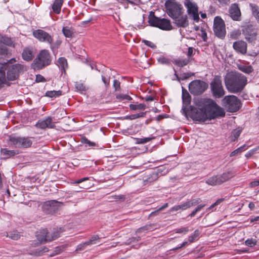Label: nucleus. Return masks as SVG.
<instances>
[{"label": "nucleus", "mask_w": 259, "mask_h": 259, "mask_svg": "<svg viewBox=\"0 0 259 259\" xmlns=\"http://www.w3.org/2000/svg\"><path fill=\"white\" fill-rule=\"evenodd\" d=\"M224 82L229 92L236 94L243 90L247 79L246 76L239 72L231 71L225 75Z\"/></svg>", "instance_id": "f257e3e1"}, {"label": "nucleus", "mask_w": 259, "mask_h": 259, "mask_svg": "<svg viewBox=\"0 0 259 259\" xmlns=\"http://www.w3.org/2000/svg\"><path fill=\"white\" fill-rule=\"evenodd\" d=\"M206 104V99H201L196 102L198 108L192 109L191 111V116L194 120L204 122L208 119Z\"/></svg>", "instance_id": "f03ea898"}, {"label": "nucleus", "mask_w": 259, "mask_h": 259, "mask_svg": "<svg viewBox=\"0 0 259 259\" xmlns=\"http://www.w3.org/2000/svg\"><path fill=\"white\" fill-rule=\"evenodd\" d=\"M52 61L51 56L47 50H41L33 60L31 66L34 70H40L49 65Z\"/></svg>", "instance_id": "7ed1b4c3"}, {"label": "nucleus", "mask_w": 259, "mask_h": 259, "mask_svg": "<svg viewBox=\"0 0 259 259\" xmlns=\"http://www.w3.org/2000/svg\"><path fill=\"white\" fill-rule=\"evenodd\" d=\"M241 31L248 44L254 46L257 41H259L258 30L254 25L249 24L242 26Z\"/></svg>", "instance_id": "20e7f679"}, {"label": "nucleus", "mask_w": 259, "mask_h": 259, "mask_svg": "<svg viewBox=\"0 0 259 259\" xmlns=\"http://www.w3.org/2000/svg\"><path fill=\"white\" fill-rule=\"evenodd\" d=\"M148 22L150 26L157 27L163 30L168 31L172 29L169 20L156 17L152 12L149 16Z\"/></svg>", "instance_id": "39448f33"}, {"label": "nucleus", "mask_w": 259, "mask_h": 259, "mask_svg": "<svg viewBox=\"0 0 259 259\" xmlns=\"http://www.w3.org/2000/svg\"><path fill=\"white\" fill-rule=\"evenodd\" d=\"M206 110L207 111L208 119H214L225 115L223 108L218 106L213 100L206 99Z\"/></svg>", "instance_id": "423d86ee"}, {"label": "nucleus", "mask_w": 259, "mask_h": 259, "mask_svg": "<svg viewBox=\"0 0 259 259\" xmlns=\"http://www.w3.org/2000/svg\"><path fill=\"white\" fill-rule=\"evenodd\" d=\"M164 5L166 12L171 18H176L183 13L182 5L176 0H167Z\"/></svg>", "instance_id": "0eeeda50"}, {"label": "nucleus", "mask_w": 259, "mask_h": 259, "mask_svg": "<svg viewBox=\"0 0 259 259\" xmlns=\"http://www.w3.org/2000/svg\"><path fill=\"white\" fill-rule=\"evenodd\" d=\"M222 105L229 112L237 111L241 106L240 100L234 95L225 96L222 100Z\"/></svg>", "instance_id": "6e6552de"}, {"label": "nucleus", "mask_w": 259, "mask_h": 259, "mask_svg": "<svg viewBox=\"0 0 259 259\" xmlns=\"http://www.w3.org/2000/svg\"><path fill=\"white\" fill-rule=\"evenodd\" d=\"M211 93L215 98H221L225 94L221 76L215 75L210 83Z\"/></svg>", "instance_id": "1a4fd4ad"}, {"label": "nucleus", "mask_w": 259, "mask_h": 259, "mask_svg": "<svg viewBox=\"0 0 259 259\" xmlns=\"http://www.w3.org/2000/svg\"><path fill=\"white\" fill-rule=\"evenodd\" d=\"M235 175L232 171H228L223 173L222 175L212 176L206 181V183L209 185L215 186L228 181Z\"/></svg>", "instance_id": "9d476101"}, {"label": "nucleus", "mask_w": 259, "mask_h": 259, "mask_svg": "<svg viewBox=\"0 0 259 259\" xmlns=\"http://www.w3.org/2000/svg\"><path fill=\"white\" fill-rule=\"evenodd\" d=\"M5 65H7L6 69L8 68L7 76L6 77L8 81H13L17 79L20 74L23 73L24 70V66L20 64H16L10 66L7 64Z\"/></svg>", "instance_id": "9b49d317"}, {"label": "nucleus", "mask_w": 259, "mask_h": 259, "mask_svg": "<svg viewBox=\"0 0 259 259\" xmlns=\"http://www.w3.org/2000/svg\"><path fill=\"white\" fill-rule=\"evenodd\" d=\"M10 142L15 148H27L32 144L31 138L25 137H10Z\"/></svg>", "instance_id": "f8f14e48"}, {"label": "nucleus", "mask_w": 259, "mask_h": 259, "mask_svg": "<svg viewBox=\"0 0 259 259\" xmlns=\"http://www.w3.org/2000/svg\"><path fill=\"white\" fill-rule=\"evenodd\" d=\"M213 29L215 35L223 39L226 35L225 24L224 20L219 16H216L213 21Z\"/></svg>", "instance_id": "ddd939ff"}, {"label": "nucleus", "mask_w": 259, "mask_h": 259, "mask_svg": "<svg viewBox=\"0 0 259 259\" xmlns=\"http://www.w3.org/2000/svg\"><path fill=\"white\" fill-rule=\"evenodd\" d=\"M208 88V84L203 81L195 80L189 85V90L191 94L199 95L203 93Z\"/></svg>", "instance_id": "4468645a"}, {"label": "nucleus", "mask_w": 259, "mask_h": 259, "mask_svg": "<svg viewBox=\"0 0 259 259\" xmlns=\"http://www.w3.org/2000/svg\"><path fill=\"white\" fill-rule=\"evenodd\" d=\"M185 6L187 9V12L190 17L196 22L199 20L197 4L191 0H185Z\"/></svg>", "instance_id": "2eb2a0df"}, {"label": "nucleus", "mask_w": 259, "mask_h": 259, "mask_svg": "<svg viewBox=\"0 0 259 259\" xmlns=\"http://www.w3.org/2000/svg\"><path fill=\"white\" fill-rule=\"evenodd\" d=\"M33 36L39 41L51 44L53 42L52 37L47 32L37 29L33 32Z\"/></svg>", "instance_id": "dca6fc26"}, {"label": "nucleus", "mask_w": 259, "mask_h": 259, "mask_svg": "<svg viewBox=\"0 0 259 259\" xmlns=\"http://www.w3.org/2000/svg\"><path fill=\"white\" fill-rule=\"evenodd\" d=\"M60 206V202L57 200H50L46 201L42 206L44 212L52 214L55 213Z\"/></svg>", "instance_id": "f3484780"}, {"label": "nucleus", "mask_w": 259, "mask_h": 259, "mask_svg": "<svg viewBox=\"0 0 259 259\" xmlns=\"http://www.w3.org/2000/svg\"><path fill=\"white\" fill-rule=\"evenodd\" d=\"M100 238L98 235H94L91 237L89 240L81 243L77 246L76 251L78 252L84 250L88 246L96 244L100 242Z\"/></svg>", "instance_id": "a211bd4d"}, {"label": "nucleus", "mask_w": 259, "mask_h": 259, "mask_svg": "<svg viewBox=\"0 0 259 259\" xmlns=\"http://www.w3.org/2000/svg\"><path fill=\"white\" fill-rule=\"evenodd\" d=\"M229 13L231 18L234 21H239L241 18V12L238 5L233 4L229 9Z\"/></svg>", "instance_id": "6ab92c4d"}, {"label": "nucleus", "mask_w": 259, "mask_h": 259, "mask_svg": "<svg viewBox=\"0 0 259 259\" xmlns=\"http://www.w3.org/2000/svg\"><path fill=\"white\" fill-rule=\"evenodd\" d=\"M233 49L238 53L245 54L247 52V43L242 40L235 41L233 44Z\"/></svg>", "instance_id": "aec40b11"}, {"label": "nucleus", "mask_w": 259, "mask_h": 259, "mask_svg": "<svg viewBox=\"0 0 259 259\" xmlns=\"http://www.w3.org/2000/svg\"><path fill=\"white\" fill-rule=\"evenodd\" d=\"M174 21V23L178 27L186 28L189 25L187 15H179L176 18H172Z\"/></svg>", "instance_id": "412c9836"}, {"label": "nucleus", "mask_w": 259, "mask_h": 259, "mask_svg": "<svg viewBox=\"0 0 259 259\" xmlns=\"http://www.w3.org/2000/svg\"><path fill=\"white\" fill-rule=\"evenodd\" d=\"M37 240L41 243H44L47 242H50L48 240L49 236V232L47 229H42L37 232L36 234Z\"/></svg>", "instance_id": "4be33fe9"}, {"label": "nucleus", "mask_w": 259, "mask_h": 259, "mask_svg": "<svg viewBox=\"0 0 259 259\" xmlns=\"http://www.w3.org/2000/svg\"><path fill=\"white\" fill-rule=\"evenodd\" d=\"M7 65H2L0 66V89L3 88L5 84L10 85L6 76V67Z\"/></svg>", "instance_id": "5701e85b"}, {"label": "nucleus", "mask_w": 259, "mask_h": 259, "mask_svg": "<svg viewBox=\"0 0 259 259\" xmlns=\"http://www.w3.org/2000/svg\"><path fill=\"white\" fill-rule=\"evenodd\" d=\"M64 231L63 228H54L51 233H49V236L48 238V240L52 241L54 240L60 236L61 233Z\"/></svg>", "instance_id": "b1692460"}, {"label": "nucleus", "mask_w": 259, "mask_h": 259, "mask_svg": "<svg viewBox=\"0 0 259 259\" xmlns=\"http://www.w3.org/2000/svg\"><path fill=\"white\" fill-rule=\"evenodd\" d=\"M160 168L157 169V172H153L149 175V176L145 179H144L143 182L145 185L148 183H151L156 181L159 178V174L162 172Z\"/></svg>", "instance_id": "393cba45"}, {"label": "nucleus", "mask_w": 259, "mask_h": 259, "mask_svg": "<svg viewBox=\"0 0 259 259\" xmlns=\"http://www.w3.org/2000/svg\"><path fill=\"white\" fill-rule=\"evenodd\" d=\"M182 100L183 103L182 109H185L186 107L190 104L191 98L187 91L184 89L183 87H182Z\"/></svg>", "instance_id": "a878e982"}, {"label": "nucleus", "mask_w": 259, "mask_h": 259, "mask_svg": "<svg viewBox=\"0 0 259 259\" xmlns=\"http://www.w3.org/2000/svg\"><path fill=\"white\" fill-rule=\"evenodd\" d=\"M22 58L26 61H30L34 57V54L33 53L32 49L29 48H25L22 54Z\"/></svg>", "instance_id": "bb28decb"}, {"label": "nucleus", "mask_w": 259, "mask_h": 259, "mask_svg": "<svg viewBox=\"0 0 259 259\" xmlns=\"http://www.w3.org/2000/svg\"><path fill=\"white\" fill-rule=\"evenodd\" d=\"M155 225L154 224H150L143 226L138 229L136 231V234L138 235L142 233H146L148 231H152L155 229Z\"/></svg>", "instance_id": "cd10ccee"}, {"label": "nucleus", "mask_w": 259, "mask_h": 259, "mask_svg": "<svg viewBox=\"0 0 259 259\" xmlns=\"http://www.w3.org/2000/svg\"><path fill=\"white\" fill-rule=\"evenodd\" d=\"M1 152L2 155L4 156L3 158L4 159L10 158L18 154V152L17 150H10L7 148H2Z\"/></svg>", "instance_id": "c85d7f7f"}, {"label": "nucleus", "mask_w": 259, "mask_h": 259, "mask_svg": "<svg viewBox=\"0 0 259 259\" xmlns=\"http://www.w3.org/2000/svg\"><path fill=\"white\" fill-rule=\"evenodd\" d=\"M63 0H55L52 5V9L56 14H59L63 4Z\"/></svg>", "instance_id": "c756f323"}, {"label": "nucleus", "mask_w": 259, "mask_h": 259, "mask_svg": "<svg viewBox=\"0 0 259 259\" xmlns=\"http://www.w3.org/2000/svg\"><path fill=\"white\" fill-rule=\"evenodd\" d=\"M175 72V76L176 77L177 79L180 81L181 79L182 80H186L189 78L190 77L194 75V73L191 72L183 73L180 74V76L177 74V72L175 68H174Z\"/></svg>", "instance_id": "7c9ffc66"}, {"label": "nucleus", "mask_w": 259, "mask_h": 259, "mask_svg": "<svg viewBox=\"0 0 259 259\" xmlns=\"http://www.w3.org/2000/svg\"><path fill=\"white\" fill-rule=\"evenodd\" d=\"M48 251V248L46 247H41L40 248H38L36 249L31 251V252H28V253L35 256H40L42 255L44 253Z\"/></svg>", "instance_id": "2f4dec72"}, {"label": "nucleus", "mask_w": 259, "mask_h": 259, "mask_svg": "<svg viewBox=\"0 0 259 259\" xmlns=\"http://www.w3.org/2000/svg\"><path fill=\"white\" fill-rule=\"evenodd\" d=\"M58 65L61 70L65 71V69L67 67V60L64 57H61L59 58L58 61Z\"/></svg>", "instance_id": "473e14b6"}, {"label": "nucleus", "mask_w": 259, "mask_h": 259, "mask_svg": "<svg viewBox=\"0 0 259 259\" xmlns=\"http://www.w3.org/2000/svg\"><path fill=\"white\" fill-rule=\"evenodd\" d=\"M187 208H188V205L187 204V202H185L183 203L180 205H175V206H173L172 207H171L169 211L170 212H172L174 211H178L179 210H184L187 209Z\"/></svg>", "instance_id": "72a5a7b5"}, {"label": "nucleus", "mask_w": 259, "mask_h": 259, "mask_svg": "<svg viewBox=\"0 0 259 259\" xmlns=\"http://www.w3.org/2000/svg\"><path fill=\"white\" fill-rule=\"evenodd\" d=\"M62 95V91H49L45 94V96L49 98H56L59 97Z\"/></svg>", "instance_id": "f704fd0d"}, {"label": "nucleus", "mask_w": 259, "mask_h": 259, "mask_svg": "<svg viewBox=\"0 0 259 259\" xmlns=\"http://www.w3.org/2000/svg\"><path fill=\"white\" fill-rule=\"evenodd\" d=\"M242 132V130L238 128L234 130L232 132L231 136L230 137L231 140L232 141H235L238 137L240 136Z\"/></svg>", "instance_id": "c9c22d12"}, {"label": "nucleus", "mask_w": 259, "mask_h": 259, "mask_svg": "<svg viewBox=\"0 0 259 259\" xmlns=\"http://www.w3.org/2000/svg\"><path fill=\"white\" fill-rule=\"evenodd\" d=\"M189 59H184L182 60L176 59L174 61V63L176 65L181 67H183L187 65L189 63Z\"/></svg>", "instance_id": "e433bc0d"}, {"label": "nucleus", "mask_w": 259, "mask_h": 259, "mask_svg": "<svg viewBox=\"0 0 259 259\" xmlns=\"http://www.w3.org/2000/svg\"><path fill=\"white\" fill-rule=\"evenodd\" d=\"M7 237L14 240H17L20 238V234L17 231H13L7 233Z\"/></svg>", "instance_id": "4c0bfd02"}, {"label": "nucleus", "mask_w": 259, "mask_h": 259, "mask_svg": "<svg viewBox=\"0 0 259 259\" xmlns=\"http://www.w3.org/2000/svg\"><path fill=\"white\" fill-rule=\"evenodd\" d=\"M247 148H248V147L246 146V145L244 144L243 146L239 147L238 148H237L236 150L232 151L231 153L230 156L231 157L234 156H235L239 153H241L243 151L246 150L247 149Z\"/></svg>", "instance_id": "58836bf2"}, {"label": "nucleus", "mask_w": 259, "mask_h": 259, "mask_svg": "<svg viewBox=\"0 0 259 259\" xmlns=\"http://www.w3.org/2000/svg\"><path fill=\"white\" fill-rule=\"evenodd\" d=\"M146 105L145 104L140 103L139 104H130V108L132 110H143L146 109Z\"/></svg>", "instance_id": "ea45409f"}, {"label": "nucleus", "mask_w": 259, "mask_h": 259, "mask_svg": "<svg viewBox=\"0 0 259 259\" xmlns=\"http://www.w3.org/2000/svg\"><path fill=\"white\" fill-rule=\"evenodd\" d=\"M239 69L241 71L245 73L249 74L253 70L252 67L251 65L245 66L242 65L239 67Z\"/></svg>", "instance_id": "a19ab883"}, {"label": "nucleus", "mask_w": 259, "mask_h": 259, "mask_svg": "<svg viewBox=\"0 0 259 259\" xmlns=\"http://www.w3.org/2000/svg\"><path fill=\"white\" fill-rule=\"evenodd\" d=\"M116 98L119 101H130L132 100V97L129 95L123 94H119L116 95Z\"/></svg>", "instance_id": "79ce46f5"}, {"label": "nucleus", "mask_w": 259, "mask_h": 259, "mask_svg": "<svg viewBox=\"0 0 259 259\" xmlns=\"http://www.w3.org/2000/svg\"><path fill=\"white\" fill-rule=\"evenodd\" d=\"M201 201V200L200 198H196V199H191L189 201H187L186 202L188 205V208H190L192 206L197 205Z\"/></svg>", "instance_id": "37998d69"}, {"label": "nucleus", "mask_w": 259, "mask_h": 259, "mask_svg": "<svg viewBox=\"0 0 259 259\" xmlns=\"http://www.w3.org/2000/svg\"><path fill=\"white\" fill-rule=\"evenodd\" d=\"M75 86L77 91L80 92L85 91L88 89L81 82H75Z\"/></svg>", "instance_id": "c03bdc74"}, {"label": "nucleus", "mask_w": 259, "mask_h": 259, "mask_svg": "<svg viewBox=\"0 0 259 259\" xmlns=\"http://www.w3.org/2000/svg\"><path fill=\"white\" fill-rule=\"evenodd\" d=\"M44 121L46 123L47 127L48 128H54L55 125L54 122H53L52 119L51 117H48L44 119Z\"/></svg>", "instance_id": "a18cd8bd"}, {"label": "nucleus", "mask_w": 259, "mask_h": 259, "mask_svg": "<svg viewBox=\"0 0 259 259\" xmlns=\"http://www.w3.org/2000/svg\"><path fill=\"white\" fill-rule=\"evenodd\" d=\"M241 35V31L239 30H234L230 33V38L233 39H238Z\"/></svg>", "instance_id": "49530a36"}, {"label": "nucleus", "mask_w": 259, "mask_h": 259, "mask_svg": "<svg viewBox=\"0 0 259 259\" xmlns=\"http://www.w3.org/2000/svg\"><path fill=\"white\" fill-rule=\"evenodd\" d=\"M199 235V231L198 230H196L192 234L190 235L188 238L190 242H193Z\"/></svg>", "instance_id": "de8ad7c7"}, {"label": "nucleus", "mask_w": 259, "mask_h": 259, "mask_svg": "<svg viewBox=\"0 0 259 259\" xmlns=\"http://www.w3.org/2000/svg\"><path fill=\"white\" fill-rule=\"evenodd\" d=\"M252 11L253 16L257 21L259 20V8L256 6H252Z\"/></svg>", "instance_id": "09e8293b"}, {"label": "nucleus", "mask_w": 259, "mask_h": 259, "mask_svg": "<svg viewBox=\"0 0 259 259\" xmlns=\"http://www.w3.org/2000/svg\"><path fill=\"white\" fill-rule=\"evenodd\" d=\"M154 137H148V138H139L137 140V144H145L146 143L149 141H150L151 140L153 139Z\"/></svg>", "instance_id": "8fccbe9b"}, {"label": "nucleus", "mask_w": 259, "mask_h": 259, "mask_svg": "<svg viewBox=\"0 0 259 259\" xmlns=\"http://www.w3.org/2000/svg\"><path fill=\"white\" fill-rule=\"evenodd\" d=\"M141 240V237L139 236L136 237H133L132 238H129L127 241L125 242V244L130 245L133 242H136Z\"/></svg>", "instance_id": "3c124183"}, {"label": "nucleus", "mask_w": 259, "mask_h": 259, "mask_svg": "<svg viewBox=\"0 0 259 259\" xmlns=\"http://www.w3.org/2000/svg\"><path fill=\"white\" fill-rule=\"evenodd\" d=\"M245 244L248 247H252L256 245V240L253 238L248 239L245 241Z\"/></svg>", "instance_id": "603ef678"}, {"label": "nucleus", "mask_w": 259, "mask_h": 259, "mask_svg": "<svg viewBox=\"0 0 259 259\" xmlns=\"http://www.w3.org/2000/svg\"><path fill=\"white\" fill-rule=\"evenodd\" d=\"M62 32L64 35L67 37H71L72 36V31L67 27L63 28Z\"/></svg>", "instance_id": "864d4df0"}, {"label": "nucleus", "mask_w": 259, "mask_h": 259, "mask_svg": "<svg viewBox=\"0 0 259 259\" xmlns=\"http://www.w3.org/2000/svg\"><path fill=\"white\" fill-rule=\"evenodd\" d=\"M36 126L41 129H45L47 128V124L44 120H39L36 124Z\"/></svg>", "instance_id": "5fc2aeb1"}, {"label": "nucleus", "mask_w": 259, "mask_h": 259, "mask_svg": "<svg viewBox=\"0 0 259 259\" xmlns=\"http://www.w3.org/2000/svg\"><path fill=\"white\" fill-rule=\"evenodd\" d=\"M1 41L4 44L8 45V46H11L13 44V41L11 40V39L8 37H2Z\"/></svg>", "instance_id": "6e6d98bb"}, {"label": "nucleus", "mask_w": 259, "mask_h": 259, "mask_svg": "<svg viewBox=\"0 0 259 259\" xmlns=\"http://www.w3.org/2000/svg\"><path fill=\"white\" fill-rule=\"evenodd\" d=\"M120 82L117 79H114L113 81V87L115 91H119L120 90Z\"/></svg>", "instance_id": "4d7b16f0"}, {"label": "nucleus", "mask_w": 259, "mask_h": 259, "mask_svg": "<svg viewBox=\"0 0 259 259\" xmlns=\"http://www.w3.org/2000/svg\"><path fill=\"white\" fill-rule=\"evenodd\" d=\"M101 77L102 81L103 82L106 88H107L110 84V77L106 78L104 76L102 75Z\"/></svg>", "instance_id": "13d9d810"}, {"label": "nucleus", "mask_w": 259, "mask_h": 259, "mask_svg": "<svg viewBox=\"0 0 259 259\" xmlns=\"http://www.w3.org/2000/svg\"><path fill=\"white\" fill-rule=\"evenodd\" d=\"M189 231L188 227H182L176 230V232L177 233L186 234Z\"/></svg>", "instance_id": "bf43d9fd"}, {"label": "nucleus", "mask_w": 259, "mask_h": 259, "mask_svg": "<svg viewBox=\"0 0 259 259\" xmlns=\"http://www.w3.org/2000/svg\"><path fill=\"white\" fill-rule=\"evenodd\" d=\"M157 60L159 63L162 64L168 63V59L163 57H159L158 58Z\"/></svg>", "instance_id": "052dcab7"}, {"label": "nucleus", "mask_w": 259, "mask_h": 259, "mask_svg": "<svg viewBox=\"0 0 259 259\" xmlns=\"http://www.w3.org/2000/svg\"><path fill=\"white\" fill-rule=\"evenodd\" d=\"M143 42L144 43V44L148 47H150L151 48H155L156 47V46L151 41L147 40H143Z\"/></svg>", "instance_id": "680f3d73"}, {"label": "nucleus", "mask_w": 259, "mask_h": 259, "mask_svg": "<svg viewBox=\"0 0 259 259\" xmlns=\"http://www.w3.org/2000/svg\"><path fill=\"white\" fill-rule=\"evenodd\" d=\"M257 150V148H255L254 149H252V150L249 151L245 154V157L247 158L250 157V156L253 155L254 154V153L255 152V151H256Z\"/></svg>", "instance_id": "e2e57ef3"}, {"label": "nucleus", "mask_w": 259, "mask_h": 259, "mask_svg": "<svg viewBox=\"0 0 259 259\" xmlns=\"http://www.w3.org/2000/svg\"><path fill=\"white\" fill-rule=\"evenodd\" d=\"M168 206V204L167 203H166L164 204L162 206L160 207L157 210H156V211H155L154 212H152L151 213V214H154V213H156L157 212H159L160 211H161V210H163L164 209L167 208Z\"/></svg>", "instance_id": "0e129e2a"}, {"label": "nucleus", "mask_w": 259, "mask_h": 259, "mask_svg": "<svg viewBox=\"0 0 259 259\" xmlns=\"http://www.w3.org/2000/svg\"><path fill=\"white\" fill-rule=\"evenodd\" d=\"M138 115L137 114H132L130 115L126 116L124 118L126 119L133 120L138 118Z\"/></svg>", "instance_id": "69168bd1"}, {"label": "nucleus", "mask_w": 259, "mask_h": 259, "mask_svg": "<svg viewBox=\"0 0 259 259\" xmlns=\"http://www.w3.org/2000/svg\"><path fill=\"white\" fill-rule=\"evenodd\" d=\"M36 82H43L45 81V78L41 75L38 74L36 76Z\"/></svg>", "instance_id": "338daca9"}, {"label": "nucleus", "mask_w": 259, "mask_h": 259, "mask_svg": "<svg viewBox=\"0 0 259 259\" xmlns=\"http://www.w3.org/2000/svg\"><path fill=\"white\" fill-rule=\"evenodd\" d=\"M89 179V178L88 177H85V178L79 179L78 180L75 181L73 183L74 184H78L88 180Z\"/></svg>", "instance_id": "774afa93"}]
</instances>
